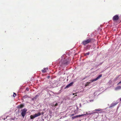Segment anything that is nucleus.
<instances>
[{
    "label": "nucleus",
    "mask_w": 121,
    "mask_h": 121,
    "mask_svg": "<svg viewBox=\"0 0 121 121\" xmlns=\"http://www.w3.org/2000/svg\"><path fill=\"white\" fill-rule=\"evenodd\" d=\"M93 114V112L91 113H89V114L90 115H91V114Z\"/></svg>",
    "instance_id": "20"
},
{
    "label": "nucleus",
    "mask_w": 121,
    "mask_h": 121,
    "mask_svg": "<svg viewBox=\"0 0 121 121\" xmlns=\"http://www.w3.org/2000/svg\"><path fill=\"white\" fill-rule=\"evenodd\" d=\"M24 105L23 104H20V105H18L17 106V108H22L24 107Z\"/></svg>",
    "instance_id": "9"
},
{
    "label": "nucleus",
    "mask_w": 121,
    "mask_h": 121,
    "mask_svg": "<svg viewBox=\"0 0 121 121\" xmlns=\"http://www.w3.org/2000/svg\"><path fill=\"white\" fill-rule=\"evenodd\" d=\"M119 19V17L118 15H116L113 16L112 18L113 20L115 21H116L118 20Z\"/></svg>",
    "instance_id": "5"
},
{
    "label": "nucleus",
    "mask_w": 121,
    "mask_h": 121,
    "mask_svg": "<svg viewBox=\"0 0 121 121\" xmlns=\"http://www.w3.org/2000/svg\"><path fill=\"white\" fill-rule=\"evenodd\" d=\"M27 111V110L26 108H24L21 110V111L22 112L21 114L23 117H25V115L26 114Z\"/></svg>",
    "instance_id": "4"
},
{
    "label": "nucleus",
    "mask_w": 121,
    "mask_h": 121,
    "mask_svg": "<svg viewBox=\"0 0 121 121\" xmlns=\"http://www.w3.org/2000/svg\"><path fill=\"white\" fill-rule=\"evenodd\" d=\"M27 97H29V96L28 95H26L23 97V98L24 99Z\"/></svg>",
    "instance_id": "14"
},
{
    "label": "nucleus",
    "mask_w": 121,
    "mask_h": 121,
    "mask_svg": "<svg viewBox=\"0 0 121 121\" xmlns=\"http://www.w3.org/2000/svg\"><path fill=\"white\" fill-rule=\"evenodd\" d=\"M69 62L66 60H64L62 62V64L65 65H67L69 63Z\"/></svg>",
    "instance_id": "6"
},
{
    "label": "nucleus",
    "mask_w": 121,
    "mask_h": 121,
    "mask_svg": "<svg viewBox=\"0 0 121 121\" xmlns=\"http://www.w3.org/2000/svg\"><path fill=\"white\" fill-rule=\"evenodd\" d=\"M100 109H100V108H98V109H95V111H100Z\"/></svg>",
    "instance_id": "16"
},
{
    "label": "nucleus",
    "mask_w": 121,
    "mask_h": 121,
    "mask_svg": "<svg viewBox=\"0 0 121 121\" xmlns=\"http://www.w3.org/2000/svg\"><path fill=\"white\" fill-rule=\"evenodd\" d=\"M86 115L85 114H82L81 115H77V116L78 117H80L82 116H84V115Z\"/></svg>",
    "instance_id": "12"
},
{
    "label": "nucleus",
    "mask_w": 121,
    "mask_h": 121,
    "mask_svg": "<svg viewBox=\"0 0 121 121\" xmlns=\"http://www.w3.org/2000/svg\"><path fill=\"white\" fill-rule=\"evenodd\" d=\"M97 113V112H93V113Z\"/></svg>",
    "instance_id": "23"
},
{
    "label": "nucleus",
    "mask_w": 121,
    "mask_h": 121,
    "mask_svg": "<svg viewBox=\"0 0 121 121\" xmlns=\"http://www.w3.org/2000/svg\"><path fill=\"white\" fill-rule=\"evenodd\" d=\"M41 115L40 112H39L37 113H35L33 115H31L30 116V119H33L34 118L39 116Z\"/></svg>",
    "instance_id": "3"
},
{
    "label": "nucleus",
    "mask_w": 121,
    "mask_h": 121,
    "mask_svg": "<svg viewBox=\"0 0 121 121\" xmlns=\"http://www.w3.org/2000/svg\"><path fill=\"white\" fill-rule=\"evenodd\" d=\"M117 103H112L111 105V106L110 107V108H111L115 106Z\"/></svg>",
    "instance_id": "8"
},
{
    "label": "nucleus",
    "mask_w": 121,
    "mask_h": 121,
    "mask_svg": "<svg viewBox=\"0 0 121 121\" xmlns=\"http://www.w3.org/2000/svg\"><path fill=\"white\" fill-rule=\"evenodd\" d=\"M102 74H100L96 78L90 80V82H87L85 85V86H88L89 85V84H90L91 82H93L97 80L100 78L102 77Z\"/></svg>",
    "instance_id": "2"
},
{
    "label": "nucleus",
    "mask_w": 121,
    "mask_h": 121,
    "mask_svg": "<svg viewBox=\"0 0 121 121\" xmlns=\"http://www.w3.org/2000/svg\"><path fill=\"white\" fill-rule=\"evenodd\" d=\"M119 77V76H118V77H117V78H118Z\"/></svg>",
    "instance_id": "26"
},
{
    "label": "nucleus",
    "mask_w": 121,
    "mask_h": 121,
    "mask_svg": "<svg viewBox=\"0 0 121 121\" xmlns=\"http://www.w3.org/2000/svg\"><path fill=\"white\" fill-rule=\"evenodd\" d=\"M120 100L121 101V98H120Z\"/></svg>",
    "instance_id": "25"
},
{
    "label": "nucleus",
    "mask_w": 121,
    "mask_h": 121,
    "mask_svg": "<svg viewBox=\"0 0 121 121\" xmlns=\"http://www.w3.org/2000/svg\"><path fill=\"white\" fill-rule=\"evenodd\" d=\"M58 105V104L57 103H56L55 104V106H57Z\"/></svg>",
    "instance_id": "21"
},
{
    "label": "nucleus",
    "mask_w": 121,
    "mask_h": 121,
    "mask_svg": "<svg viewBox=\"0 0 121 121\" xmlns=\"http://www.w3.org/2000/svg\"><path fill=\"white\" fill-rule=\"evenodd\" d=\"M90 54V52H87L86 53L84 54V55L85 56H86L87 55H89Z\"/></svg>",
    "instance_id": "13"
},
{
    "label": "nucleus",
    "mask_w": 121,
    "mask_h": 121,
    "mask_svg": "<svg viewBox=\"0 0 121 121\" xmlns=\"http://www.w3.org/2000/svg\"><path fill=\"white\" fill-rule=\"evenodd\" d=\"M78 118V117H77V116L76 115V116H74L72 117V119H75V118Z\"/></svg>",
    "instance_id": "15"
},
{
    "label": "nucleus",
    "mask_w": 121,
    "mask_h": 121,
    "mask_svg": "<svg viewBox=\"0 0 121 121\" xmlns=\"http://www.w3.org/2000/svg\"><path fill=\"white\" fill-rule=\"evenodd\" d=\"M85 79V78H83V80L84 79Z\"/></svg>",
    "instance_id": "24"
},
{
    "label": "nucleus",
    "mask_w": 121,
    "mask_h": 121,
    "mask_svg": "<svg viewBox=\"0 0 121 121\" xmlns=\"http://www.w3.org/2000/svg\"><path fill=\"white\" fill-rule=\"evenodd\" d=\"M73 84V82H72L67 85L66 87V88H68L70 86H72Z\"/></svg>",
    "instance_id": "10"
},
{
    "label": "nucleus",
    "mask_w": 121,
    "mask_h": 121,
    "mask_svg": "<svg viewBox=\"0 0 121 121\" xmlns=\"http://www.w3.org/2000/svg\"><path fill=\"white\" fill-rule=\"evenodd\" d=\"M48 69L47 68H44L43 69H42L41 71L43 73H44L47 72V70Z\"/></svg>",
    "instance_id": "7"
},
{
    "label": "nucleus",
    "mask_w": 121,
    "mask_h": 121,
    "mask_svg": "<svg viewBox=\"0 0 121 121\" xmlns=\"http://www.w3.org/2000/svg\"><path fill=\"white\" fill-rule=\"evenodd\" d=\"M121 89V86H118L115 89V90H117L119 89Z\"/></svg>",
    "instance_id": "11"
},
{
    "label": "nucleus",
    "mask_w": 121,
    "mask_h": 121,
    "mask_svg": "<svg viewBox=\"0 0 121 121\" xmlns=\"http://www.w3.org/2000/svg\"><path fill=\"white\" fill-rule=\"evenodd\" d=\"M94 41V39L92 38H89L86 40L83 41L82 43L84 46L89 43H91L92 41Z\"/></svg>",
    "instance_id": "1"
},
{
    "label": "nucleus",
    "mask_w": 121,
    "mask_h": 121,
    "mask_svg": "<svg viewBox=\"0 0 121 121\" xmlns=\"http://www.w3.org/2000/svg\"><path fill=\"white\" fill-rule=\"evenodd\" d=\"M13 94H14L13 95V96L14 97L16 95V94L15 93H14Z\"/></svg>",
    "instance_id": "17"
},
{
    "label": "nucleus",
    "mask_w": 121,
    "mask_h": 121,
    "mask_svg": "<svg viewBox=\"0 0 121 121\" xmlns=\"http://www.w3.org/2000/svg\"><path fill=\"white\" fill-rule=\"evenodd\" d=\"M121 83V81L117 85H118L119 84Z\"/></svg>",
    "instance_id": "22"
},
{
    "label": "nucleus",
    "mask_w": 121,
    "mask_h": 121,
    "mask_svg": "<svg viewBox=\"0 0 121 121\" xmlns=\"http://www.w3.org/2000/svg\"><path fill=\"white\" fill-rule=\"evenodd\" d=\"M74 115H75V114H71V115H70V117H71L74 116Z\"/></svg>",
    "instance_id": "18"
},
{
    "label": "nucleus",
    "mask_w": 121,
    "mask_h": 121,
    "mask_svg": "<svg viewBox=\"0 0 121 121\" xmlns=\"http://www.w3.org/2000/svg\"><path fill=\"white\" fill-rule=\"evenodd\" d=\"M26 91H28L29 90V88L27 87L26 88Z\"/></svg>",
    "instance_id": "19"
}]
</instances>
